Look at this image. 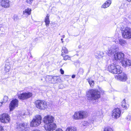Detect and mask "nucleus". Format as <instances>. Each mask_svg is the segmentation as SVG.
<instances>
[{"label":"nucleus","instance_id":"obj_1","mask_svg":"<svg viewBox=\"0 0 131 131\" xmlns=\"http://www.w3.org/2000/svg\"><path fill=\"white\" fill-rule=\"evenodd\" d=\"M91 102L94 104L97 103L98 101L97 100L100 97V92L96 89H92L91 90Z\"/></svg>","mask_w":131,"mask_h":131},{"label":"nucleus","instance_id":"obj_2","mask_svg":"<svg viewBox=\"0 0 131 131\" xmlns=\"http://www.w3.org/2000/svg\"><path fill=\"white\" fill-rule=\"evenodd\" d=\"M120 69V66L118 65H115L114 64L109 65L108 68V69L110 72L113 74H118L121 73L122 72Z\"/></svg>","mask_w":131,"mask_h":131},{"label":"nucleus","instance_id":"obj_3","mask_svg":"<svg viewBox=\"0 0 131 131\" xmlns=\"http://www.w3.org/2000/svg\"><path fill=\"white\" fill-rule=\"evenodd\" d=\"M88 114V113L86 112L80 111L75 113L72 117L73 119L75 120L83 119L86 118Z\"/></svg>","mask_w":131,"mask_h":131},{"label":"nucleus","instance_id":"obj_4","mask_svg":"<svg viewBox=\"0 0 131 131\" xmlns=\"http://www.w3.org/2000/svg\"><path fill=\"white\" fill-rule=\"evenodd\" d=\"M42 117L39 115H36L34 118L30 123V126L32 127H37L41 123Z\"/></svg>","mask_w":131,"mask_h":131},{"label":"nucleus","instance_id":"obj_5","mask_svg":"<svg viewBox=\"0 0 131 131\" xmlns=\"http://www.w3.org/2000/svg\"><path fill=\"white\" fill-rule=\"evenodd\" d=\"M122 37L125 39H129L131 38V28L128 27L125 28H121Z\"/></svg>","mask_w":131,"mask_h":131},{"label":"nucleus","instance_id":"obj_6","mask_svg":"<svg viewBox=\"0 0 131 131\" xmlns=\"http://www.w3.org/2000/svg\"><path fill=\"white\" fill-rule=\"evenodd\" d=\"M92 119H91V122L93 124V123L95 121H98L99 119L102 118L103 117V113L102 111L100 110L96 112V115L93 114L92 115Z\"/></svg>","mask_w":131,"mask_h":131},{"label":"nucleus","instance_id":"obj_7","mask_svg":"<svg viewBox=\"0 0 131 131\" xmlns=\"http://www.w3.org/2000/svg\"><path fill=\"white\" fill-rule=\"evenodd\" d=\"M35 105L36 107L41 110L44 109L47 107V103L43 100H38L36 101Z\"/></svg>","mask_w":131,"mask_h":131},{"label":"nucleus","instance_id":"obj_8","mask_svg":"<svg viewBox=\"0 0 131 131\" xmlns=\"http://www.w3.org/2000/svg\"><path fill=\"white\" fill-rule=\"evenodd\" d=\"M10 117L7 113H4L0 115V122L4 123H7L9 122Z\"/></svg>","mask_w":131,"mask_h":131},{"label":"nucleus","instance_id":"obj_9","mask_svg":"<svg viewBox=\"0 0 131 131\" xmlns=\"http://www.w3.org/2000/svg\"><path fill=\"white\" fill-rule=\"evenodd\" d=\"M32 94L30 92H25L18 95V98L21 100H27L32 96Z\"/></svg>","mask_w":131,"mask_h":131},{"label":"nucleus","instance_id":"obj_10","mask_svg":"<svg viewBox=\"0 0 131 131\" xmlns=\"http://www.w3.org/2000/svg\"><path fill=\"white\" fill-rule=\"evenodd\" d=\"M45 128L46 130L53 131L56 129L57 128L56 124L53 122L47 124H45Z\"/></svg>","mask_w":131,"mask_h":131},{"label":"nucleus","instance_id":"obj_11","mask_svg":"<svg viewBox=\"0 0 131 131\" xmlns=\"http://www.w3.org/2000/svg\"><path fill=\"white\" fill-rule=\"evenodd\" d=\"M118 49L117 47L115 45H113L109 47L106 52V53L108 56H110L113 55Z\"/></svg>","mask_w":131,"mask_h":131},{"label":"nucleus","instance_id":"obj_12","mask_svg":"<svg viewBox=\"0 0 131 131\" xmlns=\"http://www.w3.org/2000/svg\"><path fill=\"white\" fill-rule=\"evenodd\" d=\"M54 120V117L51 115H48L44 117L43 118V121L45 124H47L53 122Z\"/></svg>","mask_w":131,"mask_h":131},{"label":"nucleus","instance_id":"obj_13","mask_svg":"<svg viewBox=\"0 0 131 131\" xmlns=\"http://www.w3.org/2000/svg\"><path fill=\"white\" fill-rule=\"evenodd\" d=\"M18 100L16 99L13 100L11 101L9 106L10 111H13L15 108L18 106Z\"/></svg>","mask_w":131,"mask_h":131},{"label":"nucleus","instance_id":"obj_14","mask_svg":"<svg viewBox=\"0 0 131 131\" xmlns=\"http://www.w3.org/2000/svg\"><path fill=\"white\" fill-rule=\"evenodd\" d=\"M114 56L115 59L116 60L122 61L124 59V55L122 52H120L116 53Z\"/></svg>","mask_w":131,"mask_h":131},{"label":"nucleus","instance_id":"obj_15","mask_svg":"<svg viewBox=\"0 0 131 131\" xmlns=\"http://www.w3.org/2000/svg\"><path fill=\"white\" fill-rule=\"evenodd\" d=\"M121 114V111L118 108L114 109L112 111V117L115 119H117L120 117Z\"/></svg>","mask_w":131,"mask_h":131},{"label":"nucleus","instance_id":"obj_16","mask_svg":"<svg viewBox=\"0 0 131 131\" xmlns=\"http://www.w3.org/2000/svg\"><path fill=\"white\" fill-rule=\"evenodd\" d=\"M0 5L4 8H8L10 6V1L9 0H0Z\"/></svg>","mask_w":131,"mask_h":131},{"label":"nucleus","instance_id":"obj_17","mask_svg":"<svg viewBox=\"0 0 131 131\" xmlns=\"http://www.w3.org/2000/svg\"><path fill=\"white\" fill-rule=\"evenodd\" d=\"M127 79V77L126 75L124 73L118 75L117 77V79L123 82L126 81Z\"/></svg>","mask_w":131,"mask_h":131},{"label":"nucleus","instance_id":"obj_18","mask_svg":"<svg viewBox=\"0 0 131 131\" xmlns=\"http://www.w3.org/2000/svg\"><path fill=\"white\" fill-rule=\"evenodd\" d=\"M28 125L27 123H24L18 124L17 126V128L19 130L24 131V130L26 128L28 127L29 126Z\"/></svg>","mask_w":131,"mask_h":131},{"label":"nucleus","instance_id":"obj_19","mask_svg":"<svg viewBox=\"0 0 131 131\" xmlns=\"http://www.w3.org/2000/svg\"><path fill=\"white\" fill-rule=\"evenodd\" d=\"M121 63L123 66L125 67L131 65V61L127 59H124L122 61Z\"/></svg>","mask_w":131,"mask_h":131},{"label":"nucleus","instance_id":"obj_20","mask_svg":"<svg viewBox=\"0 0 131 131\" xmlns=\"http://www.w3.org/2000/svg\"><path fill=\"white\" fill-rule=\"evenodd\" d=\"M31 9L30 8H28L23 11V14L26 17H27L29 15H30Z\"/></svg>","mask_w":131,"mask_h":131},{"label":"nucleus","instance_id":"obj_21","mask_svg":"<svg viewBox=\"0 0 131 131\" xmlns=\"http://www.w3.org/2000/svg\"><path fill=\"white\" fill-rule=\"evenodd\" d=\"M94 55L96 58L100 59L104 56V53L102 51H97L95 53Z\"/></svg>","mask_w":131,"mask_h":131},{"label":"nucleus","instance_id":"obj_22","mask_svg":"<svg viewBox=\"0 0 131 131\" xmlns=\"http://www.w3.org/2000/svg\"><path fill=\"white\" fill-rule=\"evenodd\" d=\"M111 3V1L110 0H108L106 1L102 5L101 7L102 8H107L110 6Z\"/></svg>","mask_w":131,"mask_h":131},{"label":"nucleus","instance_id":"obj_23","mask_svg":"<svg viewBox=\"0 0 131 131\" xmlns=\"http://www.w3.org/2000/svg\"><path fill=\"white\" fill-rule=\"evenodd\" d=\"M121 106L124 109L126 110L128 107L129 105L128 103H126L125 99L124 100L121 102Z\"/></svg>","mask_w":131,"mask_h":131},{"label":"nucleus","instance_id":"obj_24","mask_svg":"<svg viewBox=\"0 0 131 131\" xmlns=\"http://www.w3.org/2000/svg\"><path fill=\"white\" fill-rule=\"evenodd\" d=\"M49 15L48 14H47L45 18V23L47 27L49 26L50 23L49 19Z\"/></svg>","mask_w":131,"mask_h":131},{"label":"nucleus","instance_id":"obj_25","mask_svg":"<svg viewBox=\"0 0 131 131\" xmlns=\"http://www.w3.org/2000/svg\"><path fill=\"white\" fill-rule=\"evenodd\" d=\"M65 131H77L76 128L74 127H68Z\"/></svg>","mask_w":131,"mask_h":131},{"label":"nucleus","instance_id":"obj_26","mask_svg":"<svg viewBox=\"0 0 131 131\" xmlns=\"http://www.w3.org/2000/svg\"><path fill=\"white\" fill-rule=\"evenodd\" d=\"M10 69V64L9 63L6 64L5 67V71L6 72H8L9 71Z\"/></svg>","mask_w":131,"mask_h":131},{"label":"nucleus","instance_id":"obj_27","mask_svg":"<svg viewBox=\"0 0 131 131\" xmlns=\"http://www.w3.org/2000/svg\"><path fill=\"white\" fill-rule=\"evenodd\" d=\"M62 54H67L68 53V50L65 47H62Z\"/></svg>","mask_w":131,"mask_h":131},{"label":"nucleus","instance_id":"obj_28","mask_svg":"<svg viewBox=\"0 0 131 131\" xmlns=\"http://www.w3.org/2000/svg\"><path fill=\"white\" fill-rule=\"evenodd\" d=\"M62 56L63 58V59L65 60H70L71 57L67 55H66L64 54H62Z\"/></svg>","mask_w":131,"mask_h":131},{"label":"nucleus","instance_id":"obj_29","mask_svg":"<svg viewBox=\"0 0 131 131\" xmlns=\"http://www.w3.org/2000/svg\"><path fill=\"white\" fill-rule=\"evenodd\" d=\"M119 43L121 45L123 46L126 43L125 41L122 39H120L119 40Z\"/></svg>","mask_w":131,"mask_h":131},{"label":"nucleus","instance_id":"obj_30","mask_svg":"<svg viewBox=\"0 0 131 131\" xmlns=\"http://www.w3.org/2000/svg\"><path fill=\"white\" fill-rule=\"evenodd\" d=\"M86 96L88 100H89L90 99V90L86 92Z\"/></svg>","mask_w":131,"mask_h":131},{"label":"nucleus","instance_id":"obj_31","mask_svg":"<svg viewBox=\"0 0 131 131\" xmlns=\"http://www.w3.org/2000/svg\"><path fill=\"white\" fill-rule=\"evenodd\" d=\"M8 100V97L7 96H4L3 99V103H5Z\"/></svg>","mask_w":131,"mask_h":131},{"label":"nucleus","instance_id":"obj_32","mask_svg":"<svg viewBox=\"0 0 131 131\" xmlns=\"http://www.w3.org/2000/svg\"><path fill=\"white\" fill-rule=\"evenodd\" d=\"M113 129L110 127H106L104 128V131H113Z\"/></svg>","mask_w":131,"mask_h":131},{"label":"nucleus","instance_id":"obj_33","mask_svg":"<svg viewBox=\"0 0 131 131\" xmlns=\"http://www.w3.org/2000/svg\"><path fill=\"white\" fill-rule=\"evenodd\" d=\"M126 119L127 121H131V116L130 115L127 116L126 117Z\"/></svg>","mask_w":131,"mask_h":131},{"label":"nucleus","instance_id":"obj_34","mask_svg":"<svg viewBox=\"0 0 131 131\" xmlns=\"http://www.w3.org/2000/svg\"><path fill=\"white\" fill-rule=\"evenodd\" d=\"M94 84V81L93 80H91V87H93Z\"/></svg>","mask_w":131,"mask_h":131},{"label":"nucleus","instance_id":"obj_35","mask_svg":"<svg viewBox=\"0 0 131 131\" xmlns=\"http://www.w3.org/2000/svg\"><path fill=\"white\" fill-rule=\"evenodd\" d=\"M34 0H26V2L27 3L30 4Z\"/></svg>","mask_w":131,"mask_h":131},{"label":"nucleus","instance_id":"obj_36","mask_svg":"<svg viewBox=\"0 0 131 131\" xmlns=\"http://www.w3.org/2000/svg\"><path fill=\"white\" fill-rule=\"evenodd\" d=\"M18 17L17 16H15L14 17L13 19L15 21H16L18 19Z\"/></svg>","mask_w":131,"mask_h":131},{"label":"nucleus","instance_id":"obj_37","mask_svg":"<svg viewBox=\"0 0 131 131\" xmlns=\"http://www.w3.org/2000/svg\"><path fill=\"white\" fill-rule=\"evenodd\" d=\"M82 72L81 74H82L83 72L84 71L83 69L82 68H80L79 70V72Z\"/></svg>","mask_w":131,"mask_h":131},{"label":"nucleus","instance_id":"obj_38","mask_svg":"<svg viewBox=\"0 0 131 131\" xmlns=\"http://www.w3.org/2000/svg\"><path fill=\"white\" fill-rule=\"evenodd\" d=\"M60 71L61 72V74H63L64 73V71L62 70V69H60Z\"/></svg>","mask_w":131,"mask_h":131},{"label":"nucleus","instance_id":"obj_39","mask_svg":"<svg viewBox=\"0 0 131 131\" xmlns=\"http://www.w3.org/2000/svg\"><path fill=\"white\" fill-rule=\"evenodd\" d=\"M55 131H63V130L61 128H58Z\"/></svg>","mask_w":131,"mask_h":131},{"label":"nucleus","instance_id":"obj_40","mask_svg":"<svg viewBox=\"0 0 131 131\" xmlns=\"http://www.w3.org/2000/svg\"><path fill=\"white\" fill-rule=\"evenodd\" d=\"M4 129L2 126H0V131H3Z\"/></svg>","mask_w":131,"mask_h":131},{"label":"nucleus","instance_id":"obj_41","mask_svg":"<svg viewBox=\"0 0 131 131\" xmlns=\"http://www.w3.org/2000/svg\"><path fill=\"white\" fill-rule=\"evenodd\" d=\"M52 79L54 80H56L58 79L57 77H53L52 78Z\"/></svg>","mask_w":131,"mask_h":131},{"label":"nucleus","instance_id":"obj_42","mask_svg":"<svg viewBox=\"0 0 131 131\" xmlns=\"http://www.w3.org/2000/svg\"><path fill=\"white\" fill-rule=\"evenodd\" d=\"M75 77V75H73L72 76V78H74Z\"/></svg>","mask_w":131,"mask_h":131},{"label":"nucleus","instance_id":"obj_43","mask_svg":"<svg viewBox=\"0 0 131 131\" xmlns=\"http://www.w3.org/2000/svg\"><path fill=\"white\" fill-rule=\"evenodd\" d=\"M3 104V102H0V107Z\"/></svg>","mask_w":131,"mask_h":131},{"label":"nucleus","instance_id":"obj_44","mask_svg":"<svg viewBox=\"0 0 131 131\" xmlns=\"http://www.w3.org/2000/svg\"><path fill=\"white\" fill-rule=\"evenodd\" d=\"M31 131H40V130L38 129L33 130Z\"/></svg>","mask_w":131,"mask_h":131},{"label":"nucleus","instance_id":"obj_45","mask_svg":"<svg viewBox=\"0 0 131 131\" xmlns=\"http://www.w3.org/2000/svg\"><path fill=\"white\" fill-rule=\"evenodd\" d=\"M100 91L101 92H102L103 93V92H104V91H103L102 90V89H100Z\"/></svg>","mask_w":131,"mask_h":131},{"label":"nucleus","instance_id":"obj_46","mask_svg":"<svg viewBox=\"0 0 131 131\" xmlns=\"http://www.w3.org/2000/svg\"><path fill=\"white\" fill-rule=\"evenodd\" d=\"M65 36L64 35H63L62 36V37L63 38H64L65 37Z\"/></svg>","mask_w":131,"mask_h":131},{"label":"nucleus","instance_id":"obj_47","mask_svg":"<svg viewBox=\"0 0 131 131\" xmlns=\"http://www.w3.org/2000/svg\"><path fill=\"white\" fill-rule=\"evenodd\" d=\"M63 39L62 38H61V40L62 41V42L63 43Z\"/></svg>","mask_w":131,"mask_h":131},{"label":"nucleus","instance_id":"obj_48","mask_svg":"<svg viewBox=\"0 0 131 131\" xmlns=\"http://www.w3.org/2000/svg\"><path fill=\"white\" fill-rule=\"evenodd\" d=\"M129 2H130L131 1V0H127Z\"/></svg>","mask_w":131,"mask_h":131},{"label":"nucleus","instance_id":"obj_49","mask_svg":"<svg viewBox=\"0 0 131 131\" xmlns=\"http://www.w3.org/2000/svg\"><path fill=\"white\" fill-rule=\"evenodd\" d=\"M88 81L89 82V84L90 85V80H88Z\"/></svg>","mask_w":131,"mask_h":131},{"label":"nucleus","instance_id":"obj_50","mask_svg":"<svg viewBox=\"0 0 131 131\" xmlns=\"http://www.w3.org/2000/svg\"><path fill=\"white\" fill-rule=\"evenodd\" d=\"M92 127H93V128H93V127L94 126V125H92Z\"/></svg>","mask_w":131,"mask_h":131},{"label":"nucleus","instance_id":"obj_51","mask_svg":"<svg viewBox=\"0 0 131 131\" xmlns=\"http://www.w3.org/2000/svg\"><path fill=\"white\" fill-rule=\"evenodd\" d=\"M42 80V79H41V80Z\"/></svg>","mask_w":131,"mask_h":131}]
</instances>
